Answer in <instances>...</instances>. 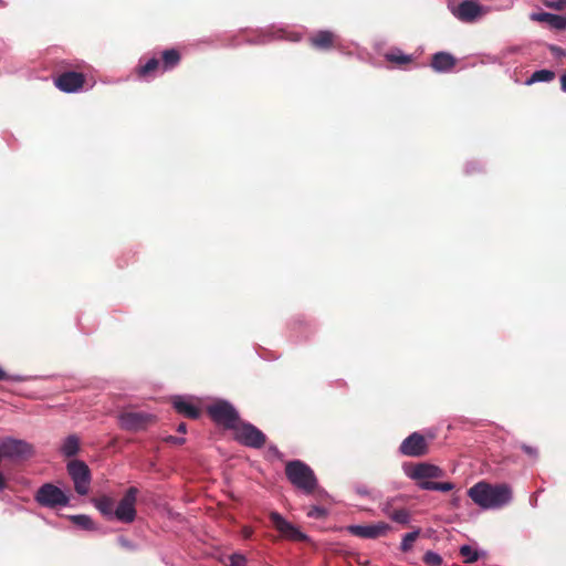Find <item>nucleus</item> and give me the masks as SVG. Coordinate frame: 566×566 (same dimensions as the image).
<instances>
[{
    "label": "nucleus",
    "mask_w": 566,
    "mask_h": 566,
    "mask_svg": "<svg viewBox=\"0 0 566 566\" xmlns=\"http://www.w3.org/2000/svg\"><path fill=\"white\" fill-rule=\"evenodd\" d=\"M468 495L482 509H499L510 503L512 490L507 484L479 482L469 489Z\"/></svg>",
    "instance_id": "1"
},
{
    "label": "nucleus",
    "mask_w": 566,
    "mask_h": 566,
    "mask_svg": "<svg viewBox=\"0 0 566 566\" xmlns=\"http://www.w3.org/2000/svg\"><path fill=\"white\" fill-rule=\"evenodd\" d=\"M285 475L289 482L304 494H315L319 486L317 478L310 465L301 460H292L285 464Z\"/></svg>",
    "instance_id": "2"
},
{
    "label": "nucleus",
    "mask_w": 566,
    "mask_h": 566,
    "mask_svg": "<svg viewBox=\"0 0 566 566\" xmlns=\"http://www.w3.org/2000/svg\"><path fill=\"white\" fill-rule=\"evenodd\" d=\"M443 474L442 469L429 463H419L408 473L412 480L417 481V485L422 490L450 492L454 489L453 483L431 481L442 478Z\"/></svg>",
    "instance_id": "3"
},
{
    "label": "nucleus",
    "mask_w": 566,
    "mask_h": 566,
    "mask_svg": "<svg viewBox=\"0 0 566 566\" xmlns=\"http://www.w3.org/2000/svg\"><path fill=\"white\" fill-rule=\"evenodd\" d=\"M210 418L226 429H231L240 422V417L234 407L224 400L210 405L207 409Z\"/></svg>",
    "instance_id": "4"
},
{
    "label": "nucleus",
    "mask_w": 566,
    "mask_h": 566,
    "mask_svg": "<svg viewBox=\"0 0 566 566\" xmlns=\"http://www.w3.org/2000/svg\"><path fill=\"white\" fill-rule=\"evenodd\" d=\"M234 439L242 446L261 449L266 442V436L250 422L241 421L233 428Z\"/></svg>",
    "instance_id": "5"
},
{
    "label": "nucleus",
    "mask_w": 566,
    "mask_h": 566,
    "mask_svg": "<svg viewBox=\"0 0 566 566\" xmlns=\"http://www.w3.org/2000/svg\"><path fill=\"white\" fill-rule=\"evenodd\" d=\"M35 501L44 507H59L69 504V496L52 483L43 484L35 493Z\"/></svg>",
    "instance_id": "6"
},
{
    "label": "nucleus",
    "mask_w": 566,
    "mask_h": 566,
    "mask_svg": "<svg viewBox=\"0 0 566 566\" xmlns=\"http://www.w3.org/2000/svg\"><path fill=\"white\" fill-rule=\"evenodd\" d=\"M67 472L74 482V489L80 495L88 493L91 471L85 462L72 460L67 463Z\"/></svg>",
    "instance_id": "7"
},
{
    "label": "nucleus",
    "mask_w": 566,
    "mask_h": 566,
    "mask_svg": "<svg viewBox=\"0 0 566 566\" xmlns=\"http://www.w3.org/2000/svg\"><path fill=\"white\" fill-rule=\"evenodd\" d=\"M155 416L146 412L126 411L118 416L119 427L126 431H140L155 422Z\"/></svg>",
    "instance_id": "8"
},
{
    "label": "nucleus",
    "mask_w": 566,
    "mask_h": 566,
    "mask_svg": "<svg viewBox=\"0 0 566 566\" xmlns=\"http://www.w3.org/2000/svg\"><path fill=\"white\" fill-rule=\"evenodd\" d=\"M137 494L138 490L135 486H130L115 509L114 517L123 523H132L136 517L135 505Z\"/></svg>",
    "instance_id": "9"
},
{
    "label": "nucleus",
    "mask_w": 566,
    "mask_h": 566,
    "mask_svg": "<svg viewBox=\"0 0 566 566\" xmlns=\"http://www.w3.org/2000/svg\"><path fill=\"white\" fill-rule=\"evenodd\" d=\"M270 520L273 524V526L276 528V531L280 532V534L290 539L295 542H306L308 541V536L301 532L298 528H296L293 524L287 522L280 513L272 512L270 514Z\"/></svg>",
    "instance_id": "10"
},
{
    "label": "nucleus",
    "mask_w": 566,
    "mask_h": 566,
    "mask_svg": "<svg viewBox=\"0 0 566 566\" xmlns=\"http://www.w3.org/2000/svg\"><path fill=\"white\" fill-rule=\"evenodd\" d=\"M0 452L3 459L24 458L32 454V447L18 439H4L0 441Z\"/></svg>",
    "instance_id": "11"
},
{
    "label": "nucleus",
    "mask_w": 566,
    "mask_h": 566,
    "mask_svg": "<svg viewBox=\"0 0 566 566\" xmlns=\"http://www.w3.org/2000/svg\"><path fill=\"white\" fill-rule=\"evenodd\" d=\"M399 451L407 457H422L428 452V444L422 434L413 432L401 442Z\"/></svg>",
    "instance_id": "12"
},
{
    "label": "nucleus",
    "mask_w": 566,
    "mask_h": 566,
    "mask_svg": "<svg viewBox=\"0 0 566 566\" xmlns=\"http://www.w3.org/2000/svg\"><path fill=\"white\" fill-rule=\"evenodd\" d=\"M85 76L75 71L64 72L54 80L55 86L65 93H73L83 87Z\"/></svg>",
    "instance_id": "13"
},
{
    "label": "nucleus",
    "mask_w": 566,
    "mask_h": 566,
    "mask_svg": "<svg viewBox=\"0 0 566 566\" xmlns=\"http://www.w3.org/2000/svg\"><path fill=\"white\" fill-rule=\"evenodd\" d=\"M390 530V525L385 522H379L371 525H349L347 531L357 537L361 538H377L384 536Z\"/></svg>",
    "instance_id": "14"
},
{
    "label": "nucleus",
    "mask_w": 566,
    "mask_h": 566,
    "mask_svg": "<svg viewBox=\"0 0 566 566\" xmlns=\"http://www.w3.org/2000/svg\"><path fill=\"white\" fill-rule=\"evenodd\" d=\"M482 13V7L473 0H464L453 10V14L463 22H473Z\"/></svg>",
    "instance_id": "15"
},
{
    "label": "nucleus",
    "mask_w": 566,
    "mask_h": 566,
    "mask_svg": "<svg viewBox=\"0 0 566 566\" xmlns=\"http://www.w3.org/2000/svg\"><path fill=\"white\" fill-rule=\"evenodd\" d=\"M336 39L337 36L332 31L322 30L313 34L308 41L312 48L328 51L335 46Z\"/></svg>",
    "instance_id": "16"
},
{
    "label": "nucleus",
    "mask_w": 566,
    "mask_h": 566,
    "mask_svg": "<svg viewBox=\"0 0 566 566\" xmlns=\"http://www.w3.org/2000/svg\"><path fill=\"white\" fill-rule=\"evenodd\" d=\"M382 513L388 516L392 522L407 525L410 521V513L408 510L400 507L395 509L390 501L386 502L381 509Z\"/></svg>",
    "instance_id": "17"
},
{
    "label": "nucleus",
    "mask_w": 566,
    "mask_h": 566,
    "mask_svg": "<svg viewBox=\"0 0 566 566\" xmlns=\"http://www.w3.org/2000/svg\"><path fill=\"white\" fill-rule=\"evenodd\" d=\"M172 406L178 413L189 419H198L201 415V410L197 406L181 397H175Z\"/></svg>",
    "instance_id": "18"
},
{
    "label": "nucleus",
    "mask_w": 566,
    "mask_h": 566,
    "mask_svg": "<svg viewBox=\"0 0 566 566\" xmlns=\"http://www.w3.org/2000/svg\"><path fill=\"white\" fill-rule=\"evenodd\" d=\"M455 65L453 55L447 52H438L433 54L431 60V67L437 72H448Z\"/></svg>",
    "instance_id": "19"
},
{
    "label": "nucleus",
    "mask_w": 566,
    "mask_h": 566,
    "mask_svg": "<svg viewBox=\"0 0 566 566\" xmlns=\"http://www.w3.org/2000/svg\"><path fill=\"white\" fill-rule=\"evenodd\" d=\"M158 71H161L160 60L151 57L145 64H140L135 69L138 78L147 80L154 77Z\"/></svg>",
    "instance_id": "20"
},
{
    "label": "nucleus",
    "mask_w": 566,
    "mask_h": 566,
    "mask_svg": "<svg viewBox=\"0 0 566 566\" xmlns=\"http://www.w3.org/2000/svg\"><path fill=\"white\" fill-rule=\"evenodd\" d=\"M181 61V55L176 49H168L161 52L160 65L161 72L171 71Z\"/></svg>",
    "instance_id": "21"
},
{
    "label": "nucleus",
    "mask_w": 566,
    "mask_h": 566,
    "mask_svg": "<svg viewBox=\"0 0 566 566\" xmlns=\"http://www.w3.org/2000/svg\"><path fill=\"white\" fill-rule=\"evenodd\" d=\"M92 502L94 503L95 507L101 512L102 515H104L107 518L114 517L115 501L112 497L107 495H102L99 497H94Z\"/></svg>",
    "instance_id": "22"
},
{
    "label": "nucleus",
    "mask_w": 566,
    "mask_h": 566,
    "mask_svg": "<svg viewBox=\"0 0 566 566\" xmlns=\"http://www.w3.org/2000/svg\"><path fill=\"white\" fill-rule=\"evenodd\" d=\"M78 450H80V439L74 434L69 436L64 440L62 448H61V452L67 458H71V457H74L75 454H77Z\"/></svg>",
    "instance_id": "23"
},
{
    "label": "nucleus",
    "mask_w": 566,
    "mask_h": 566,
    "mask_svg": "<svg viewBox=\"0 0 566 566\" xmlns=\"http://www.w3.org/2000/svg\"><path fill=\"white\" fill-rule=\"evenodd\" d=\"M459 553L463 558V563L465 564L475 563L482 555L481 552L470 545H462L459 549Z\"/></svg>",
    "instance_id": "24"
},
{
    "label": "nucleus",
    "mask_w": 566,
    "mask_h": 566,
    "mask_svg": "<svg viewBox=\"0 0 566 566\" xmlns=\"http://www.w3.org/2000/svg\"><path fill=\"white\" fill-rule=\"evenodd\" d=\"M555 78V72L551 70H539L535 71L530 78H527L526 84L532 85L537 82H551Z\"/></svg>",
    "instance_id": "25"
},
{
    "label": "nucleus",
    "mask_w": 566,
    "mask_h": 566,
    "mask_svg": "<svg viewBox=\"0 0 566 566\" xmlns=\"http://www.w3.org/2000/svg\"><path fill=\"white\" fill-rule=\"evenodd\" d=\"M70 518L75 525L80 526L81 528L88 530V531L95 530V524L88 515H84V514L72 515Z\"/></svg>",
    "instance_id": "26"
},
{
    "label": "nucleus",
    "mask_w": 566,
    "mask_h": 566,
    "mask_svg": "<svg viewBox=\"0 0 566 566\" xmlns=\"http://www.w3.org/2000/svg\"><path fill=\"white\" fill-rule=\"evenodd\" d=\"M386 60L390 63L397 64V65H406L409 64L412 61L411 55H406L400 52L398 53H387Z\"/></svg>",
    "instance_id": "27"
},
{
    "label": "nucleus",
    "mask_w": 566,
    "mask_h": 566,
    "mask_svg": "<svg viewBox=\"0 0 566 566\" xmlns=\"http://www.w3.org/2000/svg\"><path fill=\"white\" fill-rule=\"evenodd\" d=\"M419 534L420 530L407 533L401 542V551L408 552L412 547L415 541L419 537Z\"/></svg>",
    "instance_id": "28"
},
{
    "label": "nucleus",
    "mask_w": 566,
    "mask_h": 566,
    "mask_svg": "<svg viewBox=\"0 0 566 566\" xmlns=\"http://www.w3.org/2000/svg\"><path fill=\"white\" fill-rule=\"evenodd\" d=\"M422 560L424 564H427L429 566H441V564H442V557L432 551H428L423 555Z\"/></svg>",
    "instance_id": "29"
},
{
    "label": "nucleus",
    "mask_w": 566,
    "mask_h": 566,
    "mask_svg": "<svg viewBox=\"0 0 566 566\" xmlns=\"http://www.w3.org/2000/svg\"><path fill=\"white\" fill-rule=\"evenodd\" d=\"M553 13L548 12H534L530 15L532 21L541 22V23H547L548 25L552 22Z\"/></svg>",
    "instance_id": "30"
},
{
    "label": "nucleus",
    "mask_w": 566,
    "mask_h": 566,
    "mask_svg": "<svg viewBox=\"0 0 566 566\" xmlns=\"http://www.w3.org/2000/svg\"><path fill=\"white\" fill-rule=\"evenodd\" d=\"M549 27L555 30H565L566 17L554 14Z\"/></svg>",
    "instance_id": "31"
},
{
    "label": "nucleus",
    "mask_w": 566,
    "mask_h": 566,
    "mask_svg": "<svg viewBox=\"0 0 566 566\" xmlns=\"http://www.w3.org/2000/svg\"><path fill=\"white\" fill-rule=\"evenodd\" d=\"M327 515V511L321 506H312L307 511V516L312 518H324Z\"/></svg>",
    "instance_id": "32"
},
{
    "label": "nucleus",
    "mask_w": 566,
    "mask_h": 566,
    "mask_svg": "<svg viewBox=\"0 0 566 566\" xmlns=\"http://www.w3.org/2000/svg\"><path fill=\"white\" fill-rule=\"evenodd\" d=\"M544 6L556 11H562L566 9V0H545Z\"/></svg>",
    "instance_id": "33"
},
{
    "label": "nucleus",
    "mask_w": 566,
    "mask_h": 566,
    "mask_svg": "<svg viewBox=\"0 0 566 566\" xmlns=\"http://www.w3.org/2000/svg\"><path fill=\"white\" fill-rule=\"evenodd\" d=\"M229 559L231 566H247V558L241 554H232Z\"/></svg>",
    "instance_id": "34"
},
{
    "label": "nucleus",
    "mask_w": 566,
    "mask_h": 566,
    "mask_svg": "<svg viewBox=\"0 0 566 566\" xmlns=\"http://www.w3.org/2000/svg\"><path fill=\"white\" fill-rule=\"evenodd\" d=\"M521 449L532 459H536L537 455H538V451L534 447H531V446H527V444H522Z\"/></svg>",
    "instance_id": "35"
},
{
    "label": "nucleus",
    "mask_w": 566,
    "mask_h": 566,
    "mask_svg": "<svg viewBox=\"0 0 566 566\" xmlns=\"http://www.w3.org/2000/svg\"><path fill=\"white\" fill-rule=\"evenodd\" d=\"M164 441H166L168 443H172V444H184L186 440H185V438L168 436L164 439Z\"/></svg>",
    "instance_id": "36"
},
{
    "label": "nucleus",
    "mask_w": 566,
    "mask_h": 566,
    "mask_svg": "<svg viewBox=\"0 0 566 566\" xmlns=\"http://www.w3.org/2000/svg\"><path fill=\"white\" fill-rule=\"evenodd\" d=\"M551 51L557 55H566V52L562 48L556 45H552Z\"/></svg>",
    "instance_id": "37"
},
{
    "label": "nucleus",
    "mask_w": 566,
    "mask_h": 566,
    "mask_svg": "<svg viewBox=\"0 0 566 566\" xmlns=\"http://www.w3.org/2000/svg\"><path fill=\"white\" fill-rule=\"evenodd\" d=\"M177 431H178L179 433H186V432H187V426H186V423H185V422L179 423V424H178V427H177Z\"/></svg>",
    "instance_id": "38"
},
{
    "label": "nucleus",
    "mask_w": 566,
    "mask_h": 566,
    "mask_svg": "<svg viewBox=\"0 0 566 566\" xmlns=\"http://www.w3.org/2000/svg\"><path fill=\"white\" fill-rule=\"evenodd\" d=\"M560 88L566 92V73L560 76Z\"/></svg>",
    "instance_id": "39"
},
{
    "label": "nucleus",
    "mask_w": 566,
    "mask_h": 566,
    "mask_svg": "<svg viewBox=\"0 0 566 566\" xmlns=\"http://www.w3.org/2000/svg\"><path fill=\"white\" fill-rule=\"evenodd\" d=\"M7 488V481L2 473H0V490H3Z\"/></svg>",
    "instance_id": "40"
},
{
    "label": "nucleus",
    "mask_w": 566,
    "mask_h": 566,
    "mask_svg": "<svg viewBox=\"0 0 566 566\" xmlns=\"http://www.w3.org/2000/svg\"><path fill=\"white\" fill-rule=\"evenodd\" d=\"M9 379V376L7 373L0 367V380H7Z\"/></svg>",
    "instance_id": "41"
},
{
    "label": "nucleus",
    "mask_w": 566,
    "mask_h": 566,
    "mask_svg": "<svg viewBox=\"0 0 566 566\" xmlns=\"http://www.w3.org/2000/svg\"><path fill=\"white\" fill-rule=\"evenodd\" d=\"M357 492L360 495H368L369 494V491L366 488H357Z\"/></svg>",
    "instance_id": "42"
}]
</instances>
